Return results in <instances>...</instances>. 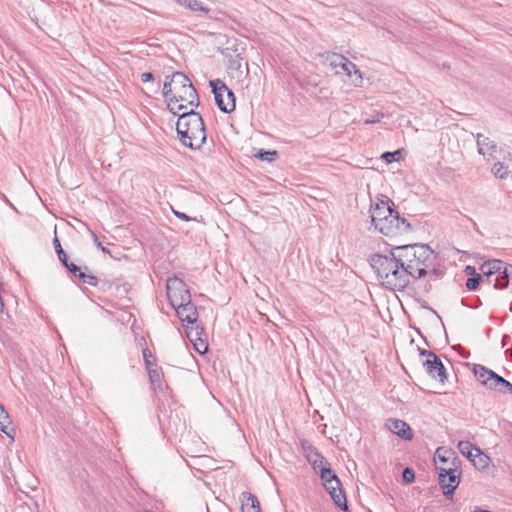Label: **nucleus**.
<instances>
[{
  "label": "nucleus",
  "mask_w": 512,
  "mask_h": 512,
  "mask_svg": "<svg viewBox=\"0 0 512 512\" xmlns=\"http://www.w3.org/2000/svg\"><path fill=\"white\" fill-rule=\"evenodd\" d=\"M242 512H260V503L255 495L243 492L240 496Z\"/></svg>",
  "instance_id": "17"
},
{
  "label": "nucleus",
  "mask_w": 512,
  "mask_h": 512,
  "mask_svg": "<svg viewBox=\"0 0 512 512\" xmlns=\"http://www.w3.org/2000/svg\"><path fill=\"white\" fill-rule=\"evenodd\" d=\"M348 58H346L345 56L343 55H339V54H334V59L331 60L330 62V65L333 67V68H341L342 65H343V62H345V60H347Z\"/></svg>",
  "instance_id": "37"
},
{
  "label": "nucleus",
  "mask_w": 512,
  "mask_h": 512,
  "mask_svg": "<svg viewBox=\"0 0 512 512\" xmlns=\"http://www.w3.org/2000/svg\"><path fill=\"white\" fill-rule=\"evenodd\" d=\"M241 61H242V59H241V58H239V57H237V58H235V59H231V60H230L229 67H230L231 69H236V70H238V71H240V72L242 73V70H241V68H242Z\"/></svg>",
  "instance_id": "42"
},
{
  "label": "nucleus",
  "mask_w": 512,
  "mask_h": 512,
  "mask_svg": "<svg viewBox=\"0 0 512 512\" xmlns=\"http://www.w3.org/2000/svg\"><path fill=\"white\" fill-rule=\"evenodd\" d=\"M451 458H452V463H451L450 467L457 466L458 468H460L461 460L455 454Z\"/></svg>",
  "instance_id": "48"
},
{
  "label": "nucleus",
  "mask_w": 512,
  "mask_h": 512,
  "mask_svg": "<svg viewBox=\"0 0 512 512\" xmlns=\"http://www.w3.org/2000/svg\"><path fill=\"white\" fill-rule=\"evenodd\" d=\"M423 366L429 376L438 379L441 383H444L447 379L446 368L437 355L431 359H426Z\"/></svg>",
  "instance_id": "12"
},
{
  "label": "nucleus",
  "mask_w": 512,
  "mask_h": 512,
  "mask_svg": "<svg viewBox=\"0 0 512 512\" xmlns=\"http://www.w3.org/2000/svg\"><path fill=\"white\" fill-rule=\"evenodd\" d=\"M436 456L440 462L447 463L452 456H454V451L451 449H445L444 447H439L436 450Z\"/></svg>",
  "instance_id": "29"
},
{
  "label": "nucleus",
  "mask_w": 512,
  "mask_h": 512,
  "mask_svg": "<svg viewBox=\"0 0 512 512\" xmlns=\"http://www.w3.org/2000/svg\"><path fill=\"white\" fill-rule=\"evenodd\" d=\"M382 118H384V114L377 112L375 115H372L371 117L366 118L364 120V124L368 125V124L379 123Z\"/></svg>",
  "instance_id": "38"
},
{
  "label": "nucleus",
  "mask_w": 512,
  "mask_h": 512,
  "mask_svg": "<svg viewBox=\"0 0 512 512\" xmlns=\"http://www.w3.org/2000/svg\"><path fill=\"white\" fill-rule=\"evenodd\" d=\"M472 372L477 380L487 389L512 394V383L497 374L495 371L481 364H473Z\"/></svg>",
  "instance_id": "5"
},
{
  "label": "nucleus",
  "mask_w": 512,
  "mask_h": 512,
  "mask_svg": "<svg viewBox=\"0 0 512 512\" xmlns=\"http://www.w3.org/2000/svg\"><path fill=\"white\" fill-rule=\"evenodd\" d=\"M154 80V75L152 72H144L141 74V81L142 82H150Z\"/></svg>",
  "instance_id": "47"
},
{
  "label": "nucleus",
  "mask_w": 512,
  "mask_h": 512,
  "mask_svg": "<svg viewBox=\"0 0 512 512\" xmlns=\"http://www.w3.org/2000/svg\"><path fill=\"white\" fill-rule=\"evenodd\" d=\"M194 347L199 354H204L208 351V343L205 340H202L201 338H198L195 341Z\"/></svg>",
  "instance_id": "36"
},
{
  "label": "nucleus",
  "mask_w": 512,
  "mask_h": 512,
  "mask_svg": "<svg viewBox=\"0 0 512 512\" xmlns=\"http://www.w3.org/2000/svg\"><path fill=\"white\" fill-rule=\"evenodd\" d=\"M10 417L9 414L5 411L4 407L0 404V430L5 433L7 436H11L7 431V424H9Z\"/></svg>",
  "instance_id": "27"
},
{
  "label": "nucleus",
  "mask_w": 512,
  "mask_h": 512,
  "mask_svg": "<svg viewBox=\"0 0 512 512\" xmlns=\"http://www.w3.org/2000/svg\"><path fill=\"white\" fill-rule=\"evenodd\" d=\"M501 274L508 280H510V279L512 280V265L505 263V267Z\"/></svg>",
  "instance_id": "44"
},
{
  "label": "nucleus",
  "mask_w": 512,
  "mask_h": 512,
  "mask_svg": "<svg viewBox=\"0 0 512 512\" xmlns=\"http://www.w3.org/2000/svg\"><path fill=\"white\" fill-rule=\"evenodd\" d=\"M147 373H148L149 380H150L151 384H153V385L157 386V388L161 389L162 375H163L161 368H159L156 365V367L154 366V367L148 369Z\"/></svg>",
  "instance_id": "22"
},
{
  "label": "nucleus",
  "mask_w": 512,
  "mask_h": 512,
  "mask_svg": "<svg viewBox=\"0 0 512 512\" xmlns=\"http://www.w3.org/2000/svg\"><path fill=\"white\" fill-rule=\"evenodd\" d=\"M320 478L326 491L330 494L336 506L343 511L348 510V503L342 484L336 473L332 469H321Z\"/></svg>",
  "instance_id": "6"
},
{
  "label": "nucleus",
  "mask_w": 512,
  "mask_h": 512,
  "mask_svg": "<svg viewBox=\"0 0 512 512\" xmlns=\"http://www.w3.org/2000/svg\"><path fill=\"white\" fill-rule=\"evenodd\" d=\"M336 73L337 74H345L349 78L351 84L356 87H358L362 84L363 78H362L361 71L349 59H347V60H345V62H343V65L340 68V71H337Z\"/></svg>",
  "instance_id": "16"
},
{
  "label": "nucleus",
  "mask_w": 512,
  "mask_h": 512,
  "mask_svg": "<svg viewBox=\"0 0 512 512\" xmlns=\"http://www.w3.org/2000/svg\"><path fill=\"white\" fill-rule=\"evenodd\" d=\"M475 512H491L489 510H476Z\"/></svg>",
  "instance_id": "51"
},
{
  "label": "nucleus",
  "mask_w": 512,
  "mask_h": 512,
  "mask_svg": "<svg viewBox=\"0 0 512 512\" xmlns=\"http://www.w3.org/2000/svg\"><path fill=\"white\" fill-rule=\"evenodd\" d=\"M307 461L312 466L313 470L320 476L321 469H331L329 462L320 452H315L307 456Z\"/></svg>",
  "instance_id": "19"
},
{
  "label": "nucleus",
  "mask_w": 512,
  "mask_h": 512,
  "mask_svg": "<svg viewBox=\"0 0 512 512\" xmlns=\"http://www.w3.org/2000/svg\"><path fill=\"white\" fill-rule=\"evenodd\" d=\"M82 271H83V272L88 273V271H89V267L85 265V266L82 268Z\"/></svg>",
  "instance_id": "50"
},
{
  "label": "nucleus",
  "mask_w": 512,
  "mask_h": 512,
  "mask_svg": "<svg viewBox=\"0 0 512 512\" xmlns=\"http://www.w3.org/2000/svg\"><path fill=\"white\" fill-rule=\"evenodd\" d=\"M492 282H494L493 286L495 289H504L509 285V280L502 276V274L496 275L495 278H492Z\"/></svg>",
  "instance_id": "32"
},
{
  "label": "nucleus",
  "mask_w": 512,
  "mask_h": 512,
  "mask_svg": "<svg viewBox=\"0 0 512 512\" xmlns=\"http://www.w3.org/2000/svg\"><path fill=\"white\" fill-rule=\"evenodd\" d=\"M403 481L406 484H410L415 480V472L412 468L406 467L402 473Z\"/></svg>",
  "instance_id": "34"
},
{
  "label": "nucleus",
  "mask_w": 512,
  "mask_h": 512,
  "mask_svg": "<svg viewBox=\"0 0 512 512\" xmlns=\"http://www.w3.org/2000/svg\"><path fill=\"white\" fill-rule=\"evenodd\" d=\"M173 213H174V215H175L177 218H179V219H181V220H183V221H190V220H192V218H191V217H189V216H188L187 214H185L184 212L176 211V210H174V209H173Z\"/></svg>",
  "instance_id": "46"
},
{
  "label": "nucleus",
  "mask_w": 512,
  "mask_h": 512,
  "mask_svg": "<svg viewBox=\"0 0 512 512\" xmlns=\"http://www.w3.org/2000/svg\"><path fill=\"white\" fill-rule=\"evenodd\" d=\"M492 172L496 177L501 179L505 178L508 173L507 167L503 163L497 162L493 165Z\"/></svg>",
  "instance_id": "31"
},
{
  "label": "nucleus",
  "mask_w": 512,
  "mask_h": 512,
  "mask_svg": "<svg viewBox=\"0 0 512 512\" xmlns=\"http://www.w3.org/2000/svg\"><path fill=\"white\" fill-rule=\"evenodd\" d=\"M400 154V151H394V152H385L382 154V158L388 162L391 163L396 160V155Z\"/></svg>",
  "instance_id": "41"
},
{
  "label": "nucleus",
  "mask_w": 512,
  "mask_h": 512,
  "mask_svg": "<svg viewBox=\"0 0 512 512\" xmlns=\"http://www.w3.org/2000/svg\"><path fill=\"white\" fill-rule=\"evenodd\" d=\"M428 275H433L436 278H440L444 275V272L439 269V268H435V264L429 269V274Z\"/></svg>",
  "instance_id": "43"
},
{
  "label": "nucleus",
  "mask_w": 512,
  "mask_h": 512,
  "mask_svg": "<svg viewBox=\"0 0 512 512\" xmlns=\"http://www.w3.org/2000/svg\"><path fill=\"white\" fill-rule=\"evenodd\" d=\"M210 86L214 94L215 103L219 110L224 113H231L235 110V95L226 84L220 79L211 80Z\"/></svg>",
  "instance_id": "8"
},
{
  "label": "nucleus",
  "mask_w": 512,
  "mask_h": 512,
  "mask_svg": "<svg viewBox=\"0 0 512 512\" xmlns=\"http://www.w3.org/2000/svg\"><path fill=\"white\" fill-rule=\"evenodd\" d=\"M184 102H180L179 105H177V107L175 108L174 106H172V104H175L174 102H168L167 103V106H168V109L174 114V115H178L179 114H182L184 111H187V106L183 104Z\"/></svg>",
  "instance_id": "35"
},
{
  "label": "nucleus",
  "mask_w": 512,
  "mask_h": 512,
  "mask_svg": "<svg viewBox=\"0 0 512 512\" xmlns=\"http://www.w3.org/2000/svg\"><path fill=\"white\" fill-rule=\"evenodd\" d=\"M376 229L385 236L393 237L398 234L410 232L412 230V226L408 220L401 217L399 212L394 208L393 213L388 215L384 221L379 223V226Z\"/></svg>",
  "instance_id": "9"
},
{
  "label": "nucleus",
  "mask_w": 512,
  "mask_h": 512,
  "mask_svg": "<svg viewBox=\"0 0 512 512\" xmlns=\"http://www.w3.org/2000/svg\"><path fill=\"white\" fill-rule=\"evenodd\" d=\"M477 146H478V152L482 155L485 154L484 147H486L488 150L495 151L496 150V144L491 141L488 137H485L482 134H477Z\"/></svg>",
  "instance_id": "20"
},
{
  "label": "nucleus",
  "mask_w": 512,
  "mask_h": 512,
  "mask_svg": "<svg viewBox=\"0 0 512 512\" xmlns=\"http://www.w3.org/2000/svg\"><path fill=\"white\" fill-rule=\"evenodd\" d=\"M397 252L401 253L407 270L411 272V278L420 279L429 274V269L437 259V253L428 244H410L398 246Z\"/></svg>",
  "instance_id": "2"
},
{
  "label": "nucleus",
  "mask_w": 512,
  "mask_h": 512,
  "mask_svg": "<svg viewBox=\"0 0 512 512\" xmlns=\"http://www.w3.org/2000/svg\"><path fill=\"white\" fill-rule=\"evenodd\" d=\"M302 448L306 452V457L310 456L315 452H319L318 449L308 442H302Z\"/></svg>",
  "instance_id": "40"
},
{
  "label": "nucleus",
  "mask_w": 512,
  "mask_h": 512,
  "mask_svg": "<svg viewBox=\"0 0 512 512\" xmlns=\"http://www.w3.org/2000/svg\"><path fill=\"white\" fill-rule=\"evenodd\" d=\"M174 86L172 82V75L166 76V80L163 85V97L166 99L167 103L170 101L171 98H173L174 94Z\"/></svg>",
  "instance_id": "25"
},
{
  "label": "nucleus",
  "mask_w": 512,
  "mask_h": 512,
  "mask_svg": "<svg viewBox=\"0 0 512 512\" xmlns=\"http://www.w3.org/2000/svg\"><path fill=\"white\" fill-rule=\"evenodd\" d=\"M188 9H190L191 11H201L204 13H208L210 11V9L207 6H204L202 2L198 0L189 1Z\"/></svg>",
  "instance_id": "33"
},
{
  "label": "nucleus",
  "mask_w": 512,
  "mask_h": 512,
  "mask_svg": "<svg viewBox=\"0 0 512 512\" xmlns=\"http://www.w3.org/2000/svg\"><path fill=\"white\" fill-rule=\"evenodd\" d=\"M483 277L481 274H478V273H474L473 275H471V277H469L466 281V288L470 291H475L479 284L481 283Z\"/></svg>",
  "instance_id": "28"
},
{
  "label": "nucleus",
  "mask_w": 512,
  "mask_h": 512,
  "mask_svg": "<svg viewBox=\"0 0 512 512\" xmlns=\"http://www.w3.org/2000/svg\"><path fill=\"white\" fill-rule=\"evenodd\" d=\"M91 236L93 238V241L95 243V245L105 254H110V250L108 248H106L105 246L102 245V243L99 241V238L97 236V234L93 231H91Z\"/></svg>",
  "instance_id": "39"
},
{
  "label": "nucleus",
  "mask_w": 512,
  "mask_h": 512,
  "mask_svg": "<svg viewBox=\"0 0 512 512\" xmlns=\"http://www.w3.org/2000/svg\"><path fill=\"white\" fill-rule=\"evenodd\" d=\"M438 473V483L442 489L443 495L446 499L452 500L455 490L460 484L462 471L457 466L455 467H436Z\"/></svg>",
  "instance_id": "7"
},
{
  "label": "nucleus",
  "mask_w": 512,
  "mask_h": 512,
  "mask_svg": "<svg viewBox=\"0 0 512 512\" xmlns=\"http://www.w3.org/2000/svg\"><path fill=\"white\" fill-rule=\"evenodd\" d=\"M53 246H54L55 252L58 256L60 263L61 264L66 263L67 260L69 259V257L67 255V253L64 251V249L62 248L60 240L56 234L53 238Z\"/></svg>",
  "instance_id": "26"
},
{
  "label": "nucleus",
  "mask_w": 512,
  "mask_h": 512,
  "mask_svg": "<svg viewBox=\"0 0 512 512\" xmlns=\"http://www.w3.org/2000/svg\"><path fill=\"white\" fill-rule=\"evenodd\" d=\"M505 267V262L501 260H492L484 263L482 265V270L484 274L487 276V280L489 283H492V277L494 275H499L502 273Z\"/></svg>",
  "instance_id": "18"
},
{
  "label": "nucleus",
  "mask_w": 512,
  "mask_h": 512,
  "mask_svg": "<svg viewBox=\"0 0 512 512\" xmlns=\"http://www.w3.org/2000/svg\"><path fill=\"white\" fill-rule=\"evenodd\" d=\"M395 205L391 199L385 197V199L378 200L374 205L370 207L371 221L375 229L379 226V223L384 221L388 215L393 213Z\"/></svg>",
  "instance_id": "11"
},
{
  "label": "nucleus",
  "mask_w": 512,
  "mask_h": 512,
  "mask_svg": "<svg viewBox=\"0 0 512 512\" xmlns=\"http://www.w3.org/2000/svg\"><path fill=\"white\" fill-rule=\"evenodd\" d=\"M475 452V456L471 462L478 470H484L488 467L490 459L488 456L483 454L480 449H475Z\"/></svg>",
  "instance_id": "21"
},
{
  "label": "nucleus",
  "mask_w": 512,
  "mask_h": 512,
  "mask_svg": "<svg viewBox=\"0 0 512 512\" xmlns=\"http://www.w3.org/2000/svg\"><path fill=\"white\" fill-rule=\"evenodd\" d=\"M386 427L394 434L404 440H411L413 432L410 426L403 420L390 418L386 422Z\"/></svg>",
  "instance_id": "15"
},
{
  "label": "nucleus",
  "mask_w": 512,
  "mask_h": 512,
  "mask_svg": "<svg viewBox=\"0 0 512 512\" xmlns=\"http://www.w3.org/2000/svg\"><path fill=\"white\" fill-rule=\"evenodd\" d=\"M166 289L169 303L173 308L179 307V304L189 301L191 298L190 291L185 282L176 276L167 280Z\"/></svg>",
  "instance_id": "10"
},
{
  "label": "nucleus",
  "mask_w": 512,
  "mask_h": 512,
  "mask_svg": "<svg viewBox=\"0 0 512 512\" xmlns=\"http://www.w3.org/2000/svg\"><path fill=\"white\" fill-rule=\"evenodd\" d=\"M176 130L181 143L191 149H199L206 141L203 118L193 109L179 114Z\"/></svg>",
  "instance_id": "3"
},
{
  "label": "nucleus",
  "mask_w": 512,
  "mask_h": 512,
  "mask_svg": "<svg viewBox=\"0 0 512 512\" xmlns=\"http://www.w3.org/2000/svg\"><path fill=\"white\" fill-rule=\"evenodd\" d=\"M458 448H459L460 452L464 456H466L470 461L475 456L473 451H475V449H478L477 447L473 446L469 441H460L458 444Z\"/></svg>",
  "instance_id": "24"
},
{
  "label": "nucleus",
  "mask_w": 512,
  "mask_h": 512,
  "mask_svg": "<svg viewBox=\"0 0 512 512\" xmlns=\"http://www.w3.org/2000/svg\"><path fill=\"white\" fill-rule=\"evenodd\" d=\"M510 311L512 312V304H511V307H510Z\"/></svg>",
  "instance_id": "52"
},
{
  "label": "nucleus",
  "mask_w": 512,
  "mask_h": 512,
  "mask_svg": "<svg viewBox=\"0 0 512 512\" xmlns=\"http://www.w3.org/2000/svg\"><path fill=\"white\" fill-rule=\"evenodd\" d=\"M398 246L390 249L389 254H373L370 266L383 287L391 291H403L411 281V272L407 270Z\"/></svg>",
  "instance_id": "1"
},
{
  "label": "nucleus",
  "mask_w": 512,
  "mask_h": 512,
  "mask_svg": "<svg viewBox=\"0 0 512 512\" xmlns=\"http://www.w3.org/2000/svg\"><path fill=\"white\" fill-rule=\"evenodd\" d=\"M465 271H466L468 274H470V275H473L474 273H476L475 268H474V267H472V266H467V267L465 268Z\"/></svg>",
  "instance_id": "49"
},
{
  "label": "nucleus",
  "mask_w": 512,
  "mask_h": 512,
  "mask_svg": "<svg viewBox=\"0 0 512 512\" xmlns=\"http://www.w3.org/2000/svg\"><path fill=\"white\" fill-rule=\"evenodd\" d=\"M67 271L79 281L86 283L90 286L96 287L98 285V278L92 274L86 273L82 271V268L75 263L67 260L66 263L62 264Z\"/></svg>",
  "instance_id": "13"
},
{
  "label": "nucleus",
  "mask_w": 512,
  "mask_h": 512,
  "mask_svg": "<svg viewBox=\"0 0 512 512\" xmlns=\"http://www.w3.org/2000/svg\"><path fill=\"white\" fill-rule=\"evenodd\" d=\"M419 355L421 357L426 356L427 359H431L436 356V354L433 351L422 349V348H419Z\"/></svg>",
  "instance_id": "45"
},
{
  "label": "nucleus",
  "mask_w": 512,
  "mask_h": 512,
  "mask_svg": "<svg viewBox=\"0 0 512 512\" xmlns=\"http://www.w3.org/2000/svg\"><path fill=\"white\" fill-rule=\"evenodd\" d=\"M142 354H143V359H144V364H145L146 370H148L154 366L156 367V365H157L156 360L154 359L152 352L148 348H144L142 350Z\"/></svg>",
  "instance_id": "30"
},
{
  "label": "nucleus",
  "mask_w": 512,
  "mask_h": 512,
  "mask_svg": "<svg viewBox=\"0 0 512 512\" xmlns=\"http://www.w3.org/2000/svg\"><path fill=\"white\" fill-rule=\"evenodd\" d=\"M172 82L174 86V96L170 102H185L192 107H198L200 104L199 95L191 80L180 71L172 74Z\"/></svg>",
  "instance_id": "4"
},
{
  "label": "nucleus",
  "mask_w": 512,
  "mask_h": 512,
  "mask_svg": "<svg viewBox=\"0 0 512 512\" xmlns=\"http://www.w3.org/2000/svg\"><path fill=\"white\" fill-rule=\"evenodd\" d=\"M278 156V153L276 150H264L259 149L255 154L254 157L266 162H272L274 161Z\"/></svg>",
  "instance_id": "23"
},
{
  "label": "nucleus",
  "mask_w": 512,
  "mask_h": 512,
  "mask_svg": "<svg viewBox=\"0 0 512 512\" xmlns=\"http://www.w3.org/2000/svg\"><path fill=\"white\" fill-rule=\"evenodd\" d=\"M174 309L176 310L177 316L179 317L182 323H196L198 313L196 306L191 301V298L189 299V301H185L182 304H179V307H174Z\"/></svg>",
  "instance_id": "14"
}]
</instances>
